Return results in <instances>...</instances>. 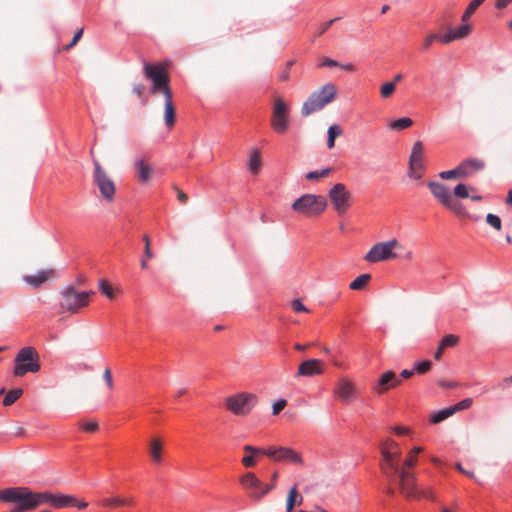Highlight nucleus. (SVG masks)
Masks as SVG:
<instances>
[{
  "mask_svg": "<svg viewBox=\"0 0 512 512\" xmlns=\"http://www.w3.org/2000/svg\"><path fill=\"white\" fill-rule=\"evenodd\" d=\"M0 500L10 505L9 512H28L44 504L56 509L73 504L72 498L62 496L61 493L36 492L27 487H8L0 490Z\"/></svg>",
  "mask_w": 512,
  "mask_h": 512,
  "instance_id": "nucleus-1",
  "label": "nucleus"
},
{
  "mask_svg": "<svg viewBox=\"0 0 512 512\" xmlns=\"http://www.w3.org/2000/svg\"><path fill=\"white\" fill-rule=\"evenodd\" d=\"M412 256V251H405L404 246L397 239H391L374 244L365 255L364 260L368 263H377L397 258L410 260Z\"/></svg>",
  "mask_w": 512,
  "mask_h": 512,
  "instance_id": "nucleus-2",
  "label": "nucleus"
},
{
  "mask_svg": "<svg viewBox=\"0 0 512 512\" xmlns=\"http://www.w3.org/2000/svg\"><path fill=\"white\" fill-rule=\"evenodd\" d=\"M338 95V88L334 83H326L318 90L311 92L301 106V115L308 117L311 114L322 110L332 103Z\"/></svg>",
  "mask_w": 512,
  "mask_h": 512,
  "instance_id": "nucleus-3",
  "label": "nucleus"
},
{
  "mask_svg": "<svg viewBox=\"0 0 512 512\" xmlns=\"http://www.w3.org/2000/svg\"><path fill=\"white\" fill-rule=\"evenodd\" d=\"M143 70L145 77L152 82L150 89L152 94L161 93L168 96L172 92L169 86V75L165 63H145Z\"/></svg>",
  "mask_w": 512,
  "mask_h": 512,
  "instance_id": "nucleus-4",
  "label": "nucleus"
},
{
  "mask_svg": "<svg viewBox=\"0 0 512 512\" xmlns=\"http://www.w3.org/2000/svg\"><path fill=\"white\" fill-rule=\"evenodd\" d=\"M327 208V200L323 195L304 194L292 204L293 211L307 217H317Z\"/></svg>",
  "mask_w": 512,
  "mask_h": 512,
  "instance_id": "nucleus-5",
  "label": "nucleus"
},
{
  "mask_svg": "<svg viewBox=\"0 0 512 512\" xmlns=\"http://www.w3.org/2000/svg\"><path fill=\"white\" fill-rule=\"evenodd\" d=\"M40 356L35 348L31 346L19 350L15 357L13 375L23 377L27 373H36L40 370Z\"/></svg>",
  "mask_w": 512,
  "mask_h": 512,
  "instance_id": "nucleus-6",
  "label": "nucleus"
},
{
  "mask_svg": "<svg viewBox=\"0 0 512 512\" xmlns=\"http://www.w3.org/2000/svg\"><path fill=\"white\" fill-rule=\"evenodd\" d=\"M383 491L390 495L399 493L408 500L433 499L430 489L419 487L415 482H388Z\"/></svg>",
  "mask_w": 512,
  "mask_h": 512,
  "instance_id": "nucleus-7",
  "label": "nucleus"
},
{
  "mask_svg": "<svg viewBox=\"0 0 512 512\" xmlns=\"http://www.w3.org/2000/svg\"><path fill=\"white\" fill-rule=\"evenodd\" d=\"M93 295H95L94 291H78L70 286L61 292L62 300L60 304L63 310L76 314L82 308L88 306Z\"/></svg>",
  "mask_w": 512,
  "mask_h": 512,
  "instance_id": "nucleus-8",
  "label": "nucleus"
},
{
  "mask_svg": "<svg viewBox=\"0 0 512 512\" xmlns=\"http://www.w3.org/2000/svg\"><path fill=\"white\" fill-rule=\"evenodd\" d=\"M427 186L434 198L446 209L450 210L457 216H464L466 214L464 206L452 197L448 187L436 181L428 182Z\"/></svg>",
  "mask_w": 512,
  "mask_h": 512,
  "instance_id": "nucleus-9",
  "label": "nucleus"
},
{
  "mask_svg": "<svg viewBox=\"0 0 512 512\" xmlns=\"http://www.w3.org/2000/svg\"><path fill=\"white\" fill-rule=\"evenodd\" d=\"M258 398L252 393H237L225 399V407L237 416L248 415L257 404Z\"/></svg>",
  "mask_w": 512,
  "mask_h": 512,
  "instance_id": "nucleus-10",
  "label": "nucleus"
},
{
  "mask_svg": "<svg viewBox=\"0 0 512 512\" xmlns=\"http://www.w3.org/2000/svg\"><path fill=\"white\" fill-rule=\"evenodd\" d=\"M289 106L280 96H275L273 100L271 127L279 134H283L289 127Z\"/></svg>",
  "mask_w": 512,
  "mask_h": 512,
  "instance_id": "nucleus-11",
  "label": "nucleus"
},
{
  "mask_svg": "<svg viewBox=\"0 0 512 512\" xmlns=\"http://www.w3.org/2000/svg\"><path fill=\"white\" fill-rule=\"evenodd\" d=\"M94 164V183L99 189L102 197L107 202H112L116 193V186L112 178L103 169L98 160H93Z\"/></svg>",
  "mask_w": 512,
  "mask_h": 512,
  "instance_id": "nucleus-12",
  "label": "nucleus"
},
{
  "mask_svg": "<svg viewBox=\"0 0 512 512\" xmlns=\"http://www.w3.org/2000/svg\"><path fill=\"white\" fill-rule=\"evenodd\" d=\"M328 196L336 213L344 215L352 205V194L342 183H337L329 190Z\"/></svg>",
  "mask_w": 512,
  "mask_h": 512,
  "instance_id": "nucleus-13",
  "label": "nucleus"
},
{
  "mask_svg": "<svg viewBox=\"0 0 512 512\" xmlns=\"http://www.w3.org/2000/svg\"><path fill=\"white\" fill-rule=\"evenodd\" d=\"M424 171V146L421 141H416L413 144L409 157L408 176L412 179L419 180L423 177Z\"/></svg>",
  "mask_w": 512,
  "mask_h": 512,
  "instance_id": "nucleus-14",
  "label": "nucleus"
},
{
  "mask_svg": "<svg viewBox=\"0 0 512 512\" xmlns=\"http://www.w3.org/2000/svg\"><path fill=\"white\" fill-rule=\"evenodd\" d=\"M267 457L277 462H284L288 464L302 465V455L289 447H267Z\"/></svg>",
  "mask_w": 512,
  "mask_h": 512,
  "instance_id": "nucleus-15",
  "label": "nucleus"
},
{
  "mask_svg": "<svg viewBox=\"0 0 512 512\" xmlns=\"http://www.w3.org/2000/svg\"><path fill=\"white\" fill-rule=\"evenodd\" d=\"M333 393L341 402L348 404L357 397L358 391L356 385L350 379L343 377L337 381Z\"/></svg>",
  "mask_w": 512,
  "mask_h": 512,
  "instance_id": "nucleus-16",
  "label": "nucleus"
},
{
  "mask_svg": "<svg viewBox=\"0 0 512 512\" xmlns=\"http://www.w3.org/2000/svg\"><path fill=\"white\" fill-rule=\"evenodd\" d=\"M401 384L402 381L396 373L392 370H387L379 376L377 382L373 386V391L378 395H382L388 390L398 387Z\"/></svg>",
  "mask_w": 512,
  "mask_h": 512,
  "instance_id": "nucleus-17",
  "label": "nucleus"
},
{
  "mask_svg": "<svg viewBox=\"0 0 512 512\" xmlns=\"http://www.w3.org/2000/svg\"><path fill=\"white\" fill-rule=\"evenodd\" d=\"M135 176L141 184L149 183L154 175V167L145 157L136 158L133 161Z\"/></svg>",
  "mask_w": 512,
  "mask_h": 512,
  "instance_id": "nucleus-18",
  "label": "nucleus"
},
{
  "mask_svg": "<svg viewBox=\"0 0 512 512\" xmlns=\"http://www.w3.org/2000/svg\"><path fill=\"white\" fill-rule=\"evenodd\" d=\"M381 462L380 466L382 471L387 476H397L398 469H400L401 453L394 454V452H380Z\"/></svg>",
  "mask_w": 512,
  "mask_h": 512,
  "instance_id": "nucleus-19",
  "label": "nucleus"
},
{
  "mask_svg": "<svg viewBox=\"0 0 512 512\" xmlns=\"http://www.w3.org/2000/svg\"><path fill=\"white\" fill-rule=\"evenodd\" d=\"M324 372V362L320 359H308L303 361L299 367L297 377H311L314 375H321Z\"/></svg>",
  "mask_w": 512,
  "mask_h": 512,
  "instance_id": "nucleus-20",
  "label": "nucleus"
},
{
  "mask_svg": "<svg viewBox=\"0 0 512 512\" xmlns=\"http://www.w3.org/2000/svg\"><path fill=\"white\" fill-rule=\"evenodd\" d=\"M422 451L421 447H414L407 455L406 459L400 464V469H398L397 476L400 480H405L406 478L414 477L411 469L417 463V456Z\"/></svg>",
  "mask_w": 512,
  "mask_h": 512,
  "instance_id": "nucleus-21",
  "label": "nucleus"
},
{
  "mask_svg": "<svg viewBox=\"0 0 512 512\" xmlns=\"http://www.w3.org/2000/svg\"><path fill=\"white\" fill-rule=\"evenodd\" d=\"M243 451L244 456L242 457L241 462L246 468L255 466L262 456H267V448L245 445L243 447Z\"/></svg>",
  "mask_w": 512,
  "mask_h": 512,
  "instance_id": "nucleus-22",
  "label": "nucleus"
},
{
  "mask_svg": "<svg viewBox=\"0 0 512 512\" xmlns=\"http://www.w3.org/2000/svg\"><path fill=\"white\" fill-rule=\"evenodd\" d=\"M54 276L55 271L53 269H47L34 275H25L23 276V281L33 288H38Z\"/></svg>",
  "mask_w": 512,
  "mask_h": 512,
  "instance_id": "nucleus-23",
  "label": "nucleus"
},
{
  "mask_svg": "<svg viewBox=\"0 0 512 512\" xmlns=\"http://www.w3.org/2000/svg\"><path fill=\"white\" fill-rule=\"evenodd\" d=\"M245 491L250 497L260 499L269 491L272 490L273 486L264 482H243Z\"/></svg>",
  "mask_w": 512,
  "mask_h": 512,
  "instance_id": "nucleus-24",
  "label": "nucleus"
},
{
  "mask_svg": "<svg viewBox=\"0 0 512 512\" xmlns=\"http://www.w3.org/2000/svg\"><path fill=\"white\" fill-rule=\"evenodd\" d=\"M164 452L163 441L159 437H153L148 444V455L150 460L154 464H160L162 462V456Z\"/></svg>",
  "mask_w": 512,
  "mask_h": 512,
  "instance_id": "nucleus-25",
  "label": "nucleus"
},
{
  "mask_svg": "<svg viewBox=\"0 0 512 512\" xmlns=\"http://www.w3.org/2000/svg\"><path fill=\"white\" fill-rule=\"evenodd\" d=\"M163 96L165 98L164 122L168 128H171L175 124V113H176L175 106H174L173 100H172V97H173L172 92L169 93L168 96L167 95H163Z\"/></svg>",
  "mask_w": 512,
  "mask_h": 512,
  "instance_id": "nucleus-26",
  "label": "nucleus"
},
{
  "mask_svg": "<svg viewBox=\"0 0 512 512\" xmlns=\"http://www.w3.org/2000/svg\"><path fill=\"white\" fill-rule=\"evenodd\" d=\"M461 166H465L463 173L465 177H468L474 172L482 170L484 168V162L479 159H467L461 163Z\"/></svg>",
  "mask_w": 512,
  "mask_h": 512,
  "instance_id": "nucleus-27",
  "label": "nucleus"
},
{
  "mask_svg": "<svg viewBox=\"0 0 512 512\" xmlns=\"http://www.w3.org/2000/svg\"><path fill=\"white\" fill-rule=\"evenodd\" d=\"M262 161L260 152L252 149L249 155L248 169L252 174H257L261 168Z\"/></svg>",
  "mask_w": 512,
  "mask_h": 512,
  "instance_id": "nucleus-28",
  "label": "nucleus"
},
{
  "mask_svg": "<svg viewBox=\"0 0 512 512\" xmlns=\"http://www.w3.org/2000/svg\"><path fill=\"white\" fill-rule=\"evenodd\" d=\"M303 501L302 496L298 493L297 487L294 486L290 489L286 500V509L292 512L296 505H300Z\"/></svg>",
  "mask_w": 512,
  "mask_h": 512,
  "instance_id": "nucleus-29",
  "label": "nucleus"
},
{
  "mask_svg": "<svg viewBox=\"0 0 512 512\" xmlns=\"http://www.w3.org/2000/svg\"><path fill=\"white\" fill-rule=\"evenodd\" d=\"M379 450L380 452H394V454L401 453L399 444L389 437L380 442Z\"/></svg>",
  "mask_w": 512,
  "mask_h": 512,
  "instance_id": "nucleus-30",
  "label": "nucleus"
},
{
  "mask_svg": "<svg viewBox=\"0 0 512 512\" xmlns=\"http://www.w3.org/2000/svg\"><path fill=\"white\" fill-rule=\"evenodd\" d=\"M452 415H454V412L451 407H448V408L433 412L430 415V422L432 424H438V423L444 421L445 419L449 418Z\"/></svg>",
  "mask_w": 512,
  "mask_h": 512,
  "instance_id": "nucleus-31",
  "label": "nucleus"
},
{
  "mask_svg": "<svg viewBox=\"0 0 512 512\" xmlns=\"http://www.w3.org/2000/svg\"><path fill=\"white\" fill-rule=\"evenodd\" d=\"M371 279V275L370 274H362L360 276H358L357 278H355L350 284H349V288L351 290H362L364 289L367 284L369 283Z\"/></svg>",
  "mask_w": 512,
  "mask_h": 512,
  "instance_id": "nucleus-32",
  "label": "nucleus"
},
{
  "mask_svg": "<svg viewBox=\"0 0 512 512\" xmlns=\"http://www.w3.org/2000/svg\"><path fill=\"white\" fill-rule=\"evenodd\" d=\"M342 128L339 125H331L328 128L327 134V146L329 149H332L335 146V139L342 135Z\"/></svg>",
  "mask_w": 512,
  "mask_h": 512,
  "instance_id": "nucleus-33",
  "label": "nucleus"
},
{
  "mask_svg": "<svg viewBox=\"0 0 512 512\" xmlns=\"http://www.w3.org/2000/svg\"><path fill=\"white\" fill-rule=\"evenodd\" d=\"M23 395V389L16 388L10 390L3 399L4 406H11Z\"/></svg>",
  "mask_w": 512,
  "mask_h": 512,
  "instance_id": "nucleus-34",
  "label": "nucleus"
},
{
  "mask_svg": "<svg viewBox=\"0 0 512 512\" xmlns=\"http://www.w3.org/2000/svg\"><path fill=\"white\" fill-rule=\"evenodd\" d=\"M465 166L458 165L455 169L443 171L439 174L440 178L448 180L453 178H465L463 169Z\"/></svg>",
  "mask_w": 512,
  "mask_h": 512,
  "instance_id": "nucleus-35",
  "label": "nucleus"
},
{
  "mask_svg": "<svg viewBox=\"0 0 512 512\" xmlns=\"http://www.w3.org/2000/svg\"><path fill=\"white\" fill-rule=\"evenodd\" d=\"M412 125L413 121L411 118L403 117L391 122L388 127L392 130L400 131L409 128Z\"/></svg>",
  "mask_w": 512,
  "mask_h": 512,
  "instance_id": "nucleus-36",
  "label": "nucleus"
},
{
  "mask_svg": "<svg viewBox=\"0 0 512 512\" xmlns=\"http://www.w3.org/2000/svg\"><path fill=\"white\" fill-rule=\"evenodd\" d=\"M98 287L99 291L108 299L113 300L115 298V290L106 279H100Z\"/></svg>",
  "mask_w": 512,
  "mask_h": 512,
  "instance_id": "nucleus-37",
  "label": "nucleus"
},
{
  "mask_svg": "<svg viewBox=\"0 0 512 512\" xmlns=\"http://www.w3.org/2000/svg\"><path fill=\"white\" fill-rule=\"evenodd\" d=\"M451 30H452L456 40H461L470 35V33L472 31V26L470 24H467L466 22H464V24L461 25L460 27L451 29Z\"/></svg>",
  "mask_w": 512,
  "mask_h": 512,
  "instance_id": "nucleus-38",
  "label": "nucleus"
},
{
  "mask_svg": "<svg viewBox=\"0 0 512 512\" xmlns=\"http://www.w3.org/2000/svg\"><path fill=\"white\" fill-rule=\"evenodd\" d=\"M485 0H472L468 7L466 8L465 12L462 15V22H467L470 17L473 15V13L476 11V9L484 2Z\"/></svg>",
  "mask_w": 512,
  "mask_h": 512,
  "instance_id": "nucleus-39",
  "label": "nucleus"
},
{
  "mask_svg": "<svg viewBox=\"0 0 512 512\" xmlns=\"http://www.w3.org/2000/svg\"><path fill=\"white\" fill-rule=\"evenodd\" d=\"M332 172L331 168H325L320 171H311L305 175V178L309 181H317L321 178L328 177Z\"/></svg>",
  "mask_w": 512,
  "mask_h": 512,
  "instance_id": "nucleus-40",
  "label": "nucleus"
},
{
  "mask_svg": "<svg viewBox=\"0 0 512 512\" xmlns=\"http://www.w3.org/2000/svg\"><path fill=\"white\" fill-rule=\"evenodd\" d=\"M459 342V337L454 335V334H448V335H445L442 340L440 341V345H441V348H449V347H454L458 344Z\"/></svg>",
  "mask_w": 512,
  "mask_h": 512,
  "instance_id": "nucleus-41",
  "label": "nucleus"
},
{
  "mask_svg": "<svg viewBox=\"0 0 512 512\" xmlns=\"http://www.w3.org/2000/svg\"><path fill=\"white\" fill-rule=\"evenodd\" d=\"M395 82H386L380 88V95L382 98H389L395 92Z\"/></svg>",
  "mask_w": 512,
  "mask_h": 512,
  "instance_id": "nucleus-42",
  "label": "nucleus"
},
{
  "mask_svg": "<svg viewBox=\"0 0 512 512\" xmlns=\"http://www.w3.org/2000/svg\"><path fill=\"white\" fill-rule=\"evenodd\" d=\"M486 222L497 231H500L502 228V221L500 217L495 214L488 213L486 216Z\"/></svg>",
  "mask_w": 512,
  "mask_h": 512,
  "instance_id": "nucleus-43",
  "label": "nucleus"
},
{
  "mask_svg": "<svg viewBox=\"0 0 512 512\" xmlns=\"http://www.w3.org/2000/svg\"><path fill=\"white\" fill-rule=\"evenodd\" d=\"M473 400L471 398H465L462 401L458 402L457 404L451 406L454 414L458 411H462L465 409H468L472 406Z\"/></svg>",
  "mask_w": 512,
  "mask_h": 512,
  "instance_id": "nucleus-44",
  "label": "nucleus"
},
{
  "mask_svg": "<svg viewBox=\"0 0 512 512\" xmlns=\"http://www.w3.org/2000/svg\"><path fill=\"white\" fill-rule=\"evenodd\" d=\"M469 188L465 184H458L454 188V196L458 198H468L469 197Z\"/></svg>",
  "mask_w": 512,
  "mask_h": 512,
  "instance_id": "nucleus-45",
  "label": "nucleus"
},
{
  "mask_svg": "<svg viewBox=\"0 0 512 512\" xmlns=\"http://www.w3.org/2000/svg\"><path fill=\"white\" fill-rule=\"evenodd\" d=\"M143 241L145 243V248H144V256L146 259H153L154 258V253L152 252L151 250V241H150V238L148 235H144L143 236Z\"/></svg>",
  "mask_w": 512,
  "mask_h": 512,
  "instance_id": "nucleus-46",
  "label": "nucleus"
},
{
  "mask_svg": "<svg viewBox=\"0 0 512 512\" xmlns=\"http://www.w3.org/2000/svg\"><path fill=\"white\" fill-rule=\"evenodd\" d=\"M129 501L125 499L119 498H107L103 500L104 506H119V505H128Z\"/></svg>",
  "mask_w": 512,
  "mask_h": 512,
  "instance_id": "nucleus-47",
  "label": "nucleus"
},
{
  "mask_svg": "<svg viewBox=\"0 0 512 512\" xmlns=\"http://www.w3.org/2000/svg\"><path fill=\"white\" fill-rule=\"evenodd\" d=\"M80 428L86 432H95L98 429V423L95 421H83L80 424Z\"/></svg>",
  "mask_w": 512,
  "mask_h": 512,
  "instance_id": "nucleus-48",
  "label": "nucleus"
},
{
  "mask_svg": "<svg viewBox=\"0 0 512 512\" xmlns=\"http://www.w3.org/2000/svg\"><path fill=\"white\" fill-rule=\"evenodd\" d=\"M455 40L456 38L451 29H449L444 35H438V41H440L443 44H449Z\"/></svg>",
  "mask_w": 512,
  "mask_h": 512,
  "instance_id": "nucleus-49",
  "label": "nucleus"
},
{
  "mask_svg": "<svg viewBox=\"0 0 512 512\" xmlns=\"http://www.w3.org/2000/svg\"><path fill=\"white\" fill-rule=\"evenodd\" d=\"M431 361H423L415 365L414 371H417L419 374L426 373L431 368Z\"/></svg>",
  "mask_w": 512,
  "mask_h": 512,
  "instance_id": "nucleus-50",
  "label": "nucleus"
},
{
  "mask_svg": "<svg viewBox=\"0 0 512 512\" xmlns=\"http://www.w3.org/2000/svg\"><path fill=\"white\" fill-rule=\"evenodd\" d=\"M339 18H335V19H331L327 22H324L323 24L320 25V28L319 30L317 31L316 33V36L317 37H320L322 36L332 25L335 21H337Z\"/></svg>",
  "mask_w": 512,
  "mask_h": 512,
  "instance_id": "nucleus-51",
  "label": "nucleus"
},
{
  "mask_svg": "<svg viewBox=\"0 0 512 512\" xmlns=\"http://www.w3.org/2000/svg\"><path fill=\"white\" fill-rule=\"evenodd\" d=\"M286 405L287 401L284 399L275 402L272 406L273 415H278L286 407Z\"/></svg>",
  "mask_w": 512,
  "mask_h": 512,
  "instance_id": "nucleus-52",
  "label": "nucleus"
},
{
  "mask_svg": "<svg viewBox=\"0 0 512 512\" xmlns=\"http://www.w3.org/2000/svg\"><path fill=\"white\" fill-rule=\"evenodd\" d=\"M174 191L176 192L177 199L181 204H186L188 202V195L180 189L178 186L173 187Z\"/></svg>",
  "mask_w": 512,
  "mask_h": 512,
  "instance_id": "nucleus-53",
  "label": "nucleus"
},
{
  "mask_svg": "<svg viewBox=\"0 0 512 512\" xmlns=\"http://www.w3.org/2000/svg\"><path fill=\"white\" fill-rule=\"evenodd\" d=\"M103 379L107 385V387L111 390L113 388V378L112 373L109 368H106L103 372Z\"/></svg>",
  "mask_w": 512,
  "mask_h": 512,
  "instance_id": "nucleus-54",
  "label": "nucleus"
},
{
  "mask_svg": "<svg viewBox=\"0 0 512 512\" xmlns=\"http://www.w3.org/2000/svg\"><path fill=\"white\" fill-rule=\"evenodd\" d=\"M324 66L338 67V66H340V64L336 60L330 59L328 57H323L322 61L318 64V67H324Z\"/></svg>",
  "mask_w": 512,
  "mask_h": 512,
  "instance_id": "nucleus-55",
  "label": "nucleus"
},
{
  "mask_svg": "<svg viewBox=\"0 0 512 512\" xmlns=\"http://www.w3.org/2000/svg\"><path fill=\"white\" fill-rule=\"evenodd\" d=\"M82 35H83V28L79 29L75 33V35H74L73 39L71 40V42L65 47V50H69L72 47H74L78 43V41L81 39Z\"/></svg>",
  "mask_w": 512,
  "mask_h": 512,
  "instance_id": "nucleus-56",
  "label": "nucleus"
},
{
  "mask_svg": "<svg viewBox=\"0 0 512 512\" xmlns=\"http://www.w3.org/2000/svg\"><path fill=\"white\" fill-rule=\"evenodd\" d=\"M435 40H438L437 34L428 35L423 42V50H428Z\"/></svg>",
  "mask_w": 512,
  "mask_h": 512,
  "instance_id": "nucleus-57",
  "label": "nucleus"
},
{
  "mask_svg": "<svg viewBox=\"0 0 512 512\" xmlns=\"http://www.w3.org/2000/svg\"><path fill=\"white\" fill-rule=\"evenodd\" d=\"M62 496H66V497H70L73 499V504H70V505H67L66 507H73V506H77L79 509H85L87 506H88V503L87 502H84V501H77V499L72 496V495H66V494H62Z\"/></svg>",
  "mask_w": 512,
  "mask_h": 512,
  "instance_id": "nucleus-58",
  "label": "nucleus"
},
{
  "mask_svg": "<svg viewBox=\"0 0 512 512\" xmlns=\"http://www.w3.org/2000/svg\"><path fill=\"white\" fill-rule=\"evenodd\" d=\"M292 308L295 312H308V309L303 305V303L296 299L292 302Z\"/></svg>",
  "mask_w": 512,
  "mask_h": 512,
  "instance_id": "nucleus-59",
  "label": "nucleus"
},
{
  "mask_svg": "<svg viewBox=\"0 0 512 512\" xmlns=\"http://www.w3.org/2000/svg\"><path fill=\"white\" fill-rule=\"evenodd\" d=\"M392 430L397 434V435H407L409 433V429L407 427H404V426H395V427H392Z\"/></svg>",
  "mask_w": 512,
  "mask_h": 512,
  "instance_id": "nucleus-60",
  "label": "nucleus"
},
{
  "mask_svg": "<svg viewBox=\"0 0 512 512\" xmlns=\"http://www.w3.org/2000/svg\"><path fill=\"white\" fill-rule=\"evenodd\" d=\"M438 385L441 386V387H444V388H455L458 386V383L457 382H449V381H446V380H439L438 381Z\"/></svg>",
  "mask_w": 512,
  "mask_h": 512,
  "instance_id": "nucleus-61",
  "label": "nucleus"
},
{
  "mask_svg": "<svg viewBox=\"0 0 512 512\" xmlns=\"http://www.w3.org/2000/svg\"><path fill=\"white\" fill-rule=\"evenodd\" d=\"M133 92L141 97L144 93V86L142 84H135L133 86Z\"/></svg>",
  "mask_w": 512,
  "mask_h": 512,
  "instance_id": "nucleus-62",
  "label": "nucleus"
},
{
  "mask_svg": "<svg viewBox=\"0 0 512 512\" xmlns=\"http://www.w3.org/2000/svg\"><path fill=\"white\" fill-rule=\"evenodd\" d=\"M511 2L512 0H497L495 6L498 9H503L506 6H508Z\"/></svg>",
  "mask_w": 512,
  "mask_h": 512,
  "instance_id": "nucleus-63",
  "label": "nucleus"
},
{
  "mask_svg": "<svg viewBox=\"0 0 512 512\" xmlns=\"http://www.w3.org/2000/svg\"><path fill=\"white\" fill-rule=\"evenodd\" d=\"M289 77H290V74H289V70L286 69L285 71H283L280 76H279V80L282 81V82H286L289 80Z\"/></svg>",
  "mask_w": 512,
  "mask_h": 512,
  "instance_id": "nucleus-64",
  "label": "nucleus"
}]
</instances>
